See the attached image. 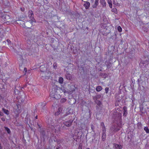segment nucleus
<instances>
[{"label":"nucleus","instance_id":"1","mask_svg":"<svg viewBox=\"0 0 149 149\" xmlns=\"http://www.w3.org/2000/svg\"><path fill=\"white\" fill-rule=\"evenodd\" d=\"M57 90H59L61 92H63L64 93L66 92V91L64 89V87L60 88L58 87L57 86H54L53 88H52V93L51 95H52L54 96L53 97L54 98L56 99V97L55 95L57 92Z\"/></svg>","mask_w":149,"mask_h":149},{"label":"nucleus","instance_id":"2","mask_svg":"<svg viewBox=\"0 0 149 149\" xmlns=\"http://www.w3.org/2000/svg\"><path fill=\"white\" fill-rule=\"evenodd\" d=\"M42 68H41L40 70V72H41V78L43 79H49L50 77V73L48 72L44 71L47 70L46 68L44 67V71L42 70Z\"/></svg>","mask_w":149,"mask_h":149},{"label":"nucleus","instance_id":"3","mask_svg":"<svg viewBox=\"0 0 149 149\" xmlns=\"http://www.w3.org/2000/svg\"><path fill=\"white\" fill-rule=\"evenodd\" d=\"M28 17L30 19L29 21L32 24L33 22H36V21L34 18V14L32 10H29L28 12Z\"/></svg>","mask_w":149,"mask_h":149},{"label":"nucleus","instance_id":"4","mask_svg":"<svg viewBox=\"0 0 149 149\" xmlns=\"http://www.w3.org/2000/svg\"><path fill=\"white\" fill-rule=\"evenodd\" d=\"M73 121V120H70L68 121L64 122L63 124L66 126L69 127L72 125Z\"/></svg>","mask_w":149,"mask_h":149},{"label":"nucleus","instance_id":"5","mask_svg":"<svg viewBox=\"0 0 149 149\" xmlns=\"http://www.w3.org/2000/svg\"><path fill=\"white\" fill-rule=\"evenodd\" d=\"M110 130L114 132H115L119 130L120 129L117 126L113 125L110 127Z\"/></svg>","mask_w":149,"mask_h":149},{"label":"nucleus","instance_id":"6","mask_svg":"<svg viewBox=\"0 0 149 149\" xmlns=\"http://www.w3.org/2000/svg\"><path fill=\"white\" fill-rule=\"evenodd\" d=\"M115 119L116 120H119L120 121L121 119L122 114L120 113H118L115 114Z\"/></svg>","mask_w":149,"mask_h":149},{"label":"nucleus","instance_id":"7","mask_svg":"<svg viewBox=\"0 0 149 149\" xmlns=\"http://www.w3.org/2000/svg\"><path fill=\"white\" fill-rule=\"evenodd\" d=\"M2 18L4 20V21H9L10 19V16L7 15H3L2 16Z\"/></svg>","mask_w":149,"mask_h":149},{"label":"nucleus","instance_id":"8","mask_svg":"<svg viewBox=\"0 0 149 149\" xmlns=\"http://www.w3.org/2000/svg\"><path fill=\"white\" fill-rule=\"evenodd\" d=\"M18 59H19V60H20L22 62V64L24 63V60L22 56V54L21 52H18L17 54Z\"/></svg>","mask_w":149,"mask_h":149},{"label":"nucleus","instance_id":"9","mask_svg":"<svg viewBox=\"0 0 149 149\" xmlns=\"http://www.w3.org/2000/svg\"><path fill=\"white\" fill-rule=\"evenodd\" d=\"M99 0H95L94 3L92 5V7L93 8H97L99 4Z\"/></svg>","mask_w":149,"mask_h":149},{"label":"nucleus","instance_id":"10","mask_svg":"<svg viewBox=\"0 0 149 149\" xmlns=\"http://www.w3.org/2000/svg\"><path fill=\"white\" fill-rule=\"evenodd\" d=\"M102 94H101L97 95L93 97V99L94 100H97V99H99L101 97Z\"/></svg>","mask_w":149,"mask_h":149},{"label":"nucleus","instance_id":"11","mask_svg":"<svg viewBox=\"0 0 149 149\" xmlns=\"http://www.w3.org/2000/svg\"><path fill=\"white\" fill-rule=\"evenodd\" d=\"M123 116H126L127 114V107H123Z\"/></svg>","mask_w":149,"mask_h":149},{"label":"nucleus","instance_id":"12","mask_svg":"<svg viewBox=\"0 0 149 149\" xmlns=\"http://www.w3.org/2000/svg\"><path fill=\"white\" fill-rule=\"evenodd\" d=\"M65 76L67 79L69 80H70L72 79V75L71 74H69L67 72L65 74Z\"/></svg>","mask_w":149,"mask_h":149},{"label":"nucleus","instance_id":"13","mask_svg":"<svg viewBox=\"0 0 149 149\" xmlns=\"http://www.w3.org/2000/svg\"><path fill=\"white\" fill-rule=\"evenodd\" d=\"M106 132H104H104H102V140L103 141H104L106 139Z\"/></svg>","mask_w":149,"mask_h":149},{"label":"nucleus","instance_id":"14","mask_svg":"<svg viewBox=\"0 0 149 149\" xmlns=\"http://www.w3.org/2000/svg\"><path fill=\"white\" fill-rule=\"evenodd\" d=\"M61 120L60 119H59L57 120V122L58 123V124L57 125V127L58 126V130L59 131H60L61 130V127H62V125H61V127H60V125H59L60 124V123H61V122L60 121ZM56 125H55V127H56Z\"/></svg>","mask_w":149,"mask_h":149},{"label":"nucleus","instance_id":"15","mask_svg":"<svg viewBox=\"0 0 149 149\" xmlns=\"http://www.w3.org/2000/svg\"><path fill=\"white\" fill-rule=\"evenodd\" d=\"M90 3L88 2H86L84 4V6L85 7L86 9H88L90 7Z\"/></svg>","mask_w":149,"mask_h":149},{"label":"nucleus","instance_id":"16","mask_svg":"<svg viewBox=\"0 0 149 149\" xmlns=\"http://www.w3.org/2000/svg\"><path fill=\"white\" fill-rule=\"evenodd\" d=\"M114 145L115 149H121L122 148V146L120 145L115 144Z\"/></svg>","mask_w":149,"mask_h":149},{"label":"nucleus","instance_id":"17","mask_svg":"<svg viewBox=\"0 0 149 149\" xmlns=\"http://www.w3.org/2000/svg\"><path fill=\"white\" fill-rule=\"evenodd\" d=\"M100 2L101 4L102 5L103 7L105 6L106 5V3L105 1V0H100Z\"/></svg>","mask_w":149,"mask_h":149},{"label":"nucleus","instance_id":"18","mask_svg":"<svg viewBox=\"0 0 149 149\" xmlns=\"http://www.w3.org/2000/svg\"><path fill=\"white\" fill-rule=\"evenodd\" d=\"M2 110L6 114L8 115L9 114V111L8 110L3 108L2 109Z\"/></svg>","mask_w":149,"mask_h":149},{"label":"nucleus","instance_id":"19","mask_svg":"<svg viewBox=\"0 0 149 149\" xmlns=\"http://www.w3.org/2000/svg\"><path fill=\"white\" fill-rule=\"evenodd\" d=\"M102 89V87L100 86H97L96 88V90L97 92H99L101 91Z\"/></svg>","mask_w":149,"mask_h":149},{"label":"nucleus","instance_id":"20","mask_svg":"<svg viewBox=\"0 0 149 149\" xmlns=\"http://www.w3.org/2000/svg\"><path fill=\"white\" fill-rule=\"evenodd\" d=\"M61 111V108H59L58 111L55 113V116L58 115L60 114Z\"/></svg>","mask_w":149,"mask_h":149},{"label":"nucleus","instance_id":"21","mask_svg":"<svg viewBox=\"0 0 149 149\" xmlns=\"http://www.w3.org/2000/svg\"><path fill=\"white\" fill-rule=\"evenodd\" d=\"M40 133L41 135L43 137H44L45 135V132L43 130L41 129Z\"/></svg>","mask_w":149,"mask_h":149},{"label":"nucleus","instance_id":"22","mask_svg":"<svg viewBox=\"0 0 149 149\" xmlns=\"http://www.w3.org/2000/svg\"><path fill=\"white\" fill-rule=\"evenodd\" d=\"M95 102L99 106H100L101 105V103L100 101L98 100H94Z\"/></svg>","mask_w":149,"mask_h":149},{"label":"nucleus","instance_id":"23","mask_svg":"<svg viewBox=\"0 0 149 149\" xmlns=\"http://www.w3.org/2000/svg\"><path fill=\"white\" fill-rule=\"evenodd\" d=\"M52 119H49V121L48 124H49V125H51L52 126H53L54 127H55L54 124L53 123H52Z\"/></svg>","mask_w":149,"mask_h":149},{"label":"nucleus","instance_id":"24","mask_svg":"<svg viewBox=\"0 0 149 149\" xmlns=\"http://www.w3.org/2000/svg\"><path fill=\"white\" fill-rule=\"evenodd\" d=\"M63 81V79L62 77H60L58 79V82L60 84H62Z\"/></svg>","mask_w":149,"mask_h":149},{"label":"nucleus","instance_id":"25","mask_svg":"<svg viewBox=\"0 0 149 149\" xmlns=\"http://www.w3.org/2000/svg\"><path fill=\"white\" fill-rule=\"evenodd\" d=\"M113 4L117 6H119L120 4L117 2L115 0H113Z\"/></svg>","mask_w":149,"mask_h":149},{"label":"nucleus","instance_id":"26","mask_svg":"<svg viewBox=\"0 0 149 149\" xmlns=\"http://www.w3.org/2000/svg\"><path fill=\"white\" fill-rule=\"evenodd\" d=\"M5 130L7 132L8 134H10V133H11V131L9 128L7 127H5Z\"/></svg>","mask_w":149,"mask_h":149},{"label":"nucleus","instance_id":"27","mask_svg":"<svg viewBox=\"0 0 149 149\" xmlns=\"http://www.w3.org/2000/svg\"><path fill=\"white\" fill-rule=\"evenodd\" d=\"M144 130L146 132V133H149V130L148 127H145L144 128Z\"/></svg>","mask_w":149,"mask_h":149},{"label":"nucleus","instance_id":"28","mask_svg":"<svg viewBox=\"0 0 149 149\" xmlns=\"http://www.w3.org/2000/svg\"><path fill=\"white\" fill-rule=\"evenodd\" d=\"M42 104H41V106H42V109H44V108L46 106V103L45 102H43L42 103Z\"/></svg>","mask_w":149,"mask_h":149},{"label":"nucleus","instance_id":"29","mask_svg":"<svg viewBox=\"0 0 149 149\" xmlns=\"http://www.w3.org/2000/svg\"><path fill=\"white\" fill-rule=\"evenodd\" d=\"M142 124L141 123L139 122L137 124V126H138V127L139 128H141L142 126Z\"/></svg>","mask_w":149,"mask_h":149},{"label":"nucleus","instance_id":"30","mask_svg":"<svg viewBox=\"0 0 149 149\" xmlns=\"http://www.w3.org/2000/svg\"><path fill=\"white\" fill-rule=\"evenodd\" d=\"M117 29L119 32H121L122 31V29L120 26H118L117 27Z\"/></svg>","mask_w":149,"mask_h":149},{"label":"nucleus","instance_id":"31","mask_svg":"<svg viewBox=\"0 0 149 149\" xmlns=\"http://www.w3.org/2000/svg\"><path fill=\"white\" fill-rule=\"evenodd\" d=\"M66 101V99L65 98L62 99L61 100V102L62 103H63L65 102Z\"/></svg>","mask_w":149,"mask_h":149},{"label":"nucleus","instance_id":"32","mask_svg":"<svg viewBox=\"0 0 149 149\" xmlns=\"http://www.w3.org/2000/svg\"><path fill=\"white\" fill-rule=\"evenodd\" d=\"M105 90L106 93V94L109 91V88L107 87H106L105 89Z\"/></svg>","mask_w":149,"mask_h":149},{"label":"nucleus","instance_id":"33","mask_svg":"<svg viewBox=\"0 0 149 149\" xmlns=\"http://www.w3.org/2000/svg\"><path fill=\"white\" fill-rule=\"evenodd\" d=\"M7 41L8 42V45H9L11 46V42L10 41V40L9 39H7Z\"/></svg>","mask_w":149,"mask_h":149},{"label":"nucleus","instance_id":"34","mask_svg":"<svg viewBox=\"0 0 149 149\" xmlns=\"http://www.w3.org/2000/svg\"><path fill=\"white\" fill-rule=\"evenodd\" d=\"M102 132H104H104H106V129L105 127V125L104 126L102 127Z\"/></svg>","mask_w":149,"mask_h":149},{"label":"nucleus","instance_id":"35","mask_svg":"<svg viewBox=\"0 0 149 149\" xmlns=\"http://www.w3.org/2000/svg\"><path fill=\"white\" fill-rule=\"evenodd\" d=\"M4 35L3 32H0V38H2L3 37Z\"/></svg>","mask_w":149,"mask_h":149},{"label":"nucleus","instance_id":"36","mask_svg":"<svg viewBox=\"0 0 149 149\" xmlns=\"http://www.w3.org/2000/svg\"><path fill=\"white\" fill-rule=\"evenodd\" d=\"M108 3L109 4L111 3V0H108Z\"/></svg>","mask_w":149,"mask_h":149},{"label":"nucleus","instance_id":"37","mask_svg":"<svg viewBox=\"0 0 149 149\" xmlns=\"http://www.w3.org/2000/svg\"><path fill=\"white\" fill-rule=\"evenodd\" d=\"M101 125L102 127L104 126L105 125H104V123L103 122H102L101 123Z\"/></svg>","mask_w":149,"mask_h":149},{"label":"nucleus","instance_id":"38","mask_svg":"<svg viewBox=\"0 0 149 149\" xmlns=\"http://www.w3.org/2000/svg\"><path fill=\"white\" fill-rule=\"evenodd\" d=\"M91 128L93 131L94 130V127L93 125H91Z\"/></svg>","mask_w":149,"mask_h":149},{"label":"nucleus","instance_id":"39","mask_svg":"<svg viewBox=\"0 0 149 149\" xmlns=\"http://www.w3.org/2000/svg\"><path fill=\"white\" fill-rule=\"evenodd\" d=\"M0 116H3V112H1V111H0Z\"/></svg>","mask_w":149,"mask_h":149},{"label":"nucleus","instance_id":"40","mask_svg":"<svg viewBox=\"0 0 149 149\" xmlns=\"http://www.w3.org/2000/svg\"><path fill=\"white\" fill-rule=\"evenodd\" d=\"M78 149H82V146L81 145L79 144Z\"/></svg>","mask_w":149,"mask_h":149},{"label":"nucleus","instance_id":"41","mask_svg":"<svg viewBox=\"0 0 149 149\" xmlns=\"http://www.w3.org/2000/svg\"><path fill=\"white\" fill-rule=\"evenodd\" d=\"M20 9L22 11V12H24V8H20Z\"/></svg>","mask_w":149,"mask_h":149},{"label":"nucleus","instance_id":"42","mask_svg":"<svg viewBox=\"0 0 149 149\" xmlns=\"http://www.w3.org/2000/svg\"><path fill=\"white\" fill-rule=\"evenodd\" d=\"M24 71L25 72V73H26L27 71V69L26 68H24Z\"/></svg>","mask_w":149,"mask_h":149},{"label":"nucleus","instance_id":"43","mask_svg":"<svg viewBox=\"0 0 149 149\" xmlns=\"http://www.w3.org/2000/svg\"><path fill=\"white\" fill-rule=\"evenodd\" d=\"M56 65H57V64L56 63H54L53 65H54V68H55V67H57Z\"/></svg>","mask_w":149,"mask_h":149},{"label":"nucleus","instance_id":"44","mask_svg":"<svg viewBox=\"0 0 149 149\" xmlns=\"http://www.w3.org/2000/svg\"><path fill=\"white\" fill-rule=\"evenodd\" d=\"M109 6L111 8H112V3L109 4Z\"/></svg>","mask_w":149,"mask_h":149},{"label":"nucleus","instance_id":"45","mask_svg":"<svg viewBox=\"0 0 149 149\" xmlns=\"http://www.w3.org/2000/svg\"><path fill=\"white\" fill-rule=\"evenodd\" d=\"M107 68H110V65H109V64H108L107 65Z\"/></svg>","mask_w":149,"mask_h":149},{"label":"nucleus","instance_id":"46","mask_svg":"<svg viewBox=\"0 0 149 149\" xmlns=\"http://www.w3.org/2000/svg\"><path fill=\"white\" fill-rule=\"evenodd\" d=\"M2 120L3 121H4L5 120V119L3 118H2Z\"/></svg>","mask_w":149,"mask_h":149},{"label":"nucleus","instance_id":"47","mask_svg":"<svg viewBox=\"0 0 149 149\" xmlns=\"http://www.w3.org/2000/svg\"><path fill=\"white\" fill-rule=\"evenodd\" d=\"M35 118H36V119H38V116H36Z\"/></svg>","mask_w":149,"mask_h":149},{"label":"nucleus","instance_id":"48","mask_svg":"<svg viewBox=\"0 0 149 149\" xmlns=\"http://www.w3.org/2000/svg\"><path fill=\"white\" fill-rule=\"evenodd\" d=\"M35 88V89H37V92H38V89L37 88Z\"/></svg>","mask_w":149,"mask_h":149},{"label":"nucleus","instance_id":"49","mask_svg":"<svg viewBox=\"0 0 149 149\" xmlns=\"http://www.w3.org/2000/svg\"><path fill=\"white\" fill-rule=\"evenodd\" d=\"M38 125L40 128V125L38 124Z\"/></svg>","mask_w":149,"mask_h":149},{"label":"nucleus","instance_id":"50","mask_svg":"<svg viewBox=\"0 0 149 149\" xmlns=\"http://www.w3.org/2000/svg\"><path fill=\"white\" fill-rule=\"evenodd\" d=\"M65 127H64V126H63V129H64V128H65Z\"/></svg>","mask_w":149,"mask_h":149},{"label":"nucleus","instance_id":"51","mask_svg":"<svg viewBox=\"0 0 149 149\" xmlns=\"http://www.w3.org/2000/svg\"><path fill=\"white\" fill-rule=\"evenodd\" d=\"M56 149H59L58 148V147H56Z\"/></svg>","mask_w":149,"mask_h":149},{"label":"nucleus","instance_id":"52","mask_svg":"<svg viewBox=\"0 0 149 149\" xmlns=\"http://www.w3.org/2000/svg\"><path fill=\"white\" fill-rule=\"evenodd\" d=\"M67 114L65 115L64 116H64H67Z\"/></svg>","mask_w":149,"mask_h":149},{"label":"nucleus","instance_id":"53","mask_svg":"<svg viewBox=\"0 0 149 149\" xmlns=\"http://www.w3.org/2000/svg\"><path fill=\"white\" fill-rule=\"evenodd\" d=\"M86 149H90L89 148H87Z\"/></svg>","mask_w":149,"mask_h":149},{"label":"nucleus","instance_id":"54","mask_svg":"<svg viewBox=\"0 0 149 149\" xmlns=\"http://www.w3.org/2000/svg\"><path fill=\"white\" fill-rule=\"evenodd\" d=\"M89 112L90 113V111H89Z\"/></svg>","mask_w":149,"mask_h":149},{"label":"nucleus","instance_id":"55","mask_svg":"<svg viewBox=\"0 0 149 149\" xmlns=\"http://www.w3.org/2000/svg\"><path fill=\"white\" fill-rule=\"evenodd\" d=\"M115 116H116L115 115Z\"/></svg>","mask_w":149,"mask_h":149}]
</instances>
